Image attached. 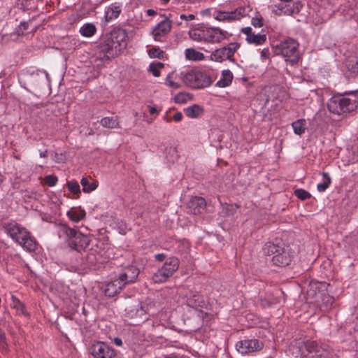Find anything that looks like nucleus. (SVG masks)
Segmentation results:
<instances>
[{"instance_id":"nucleus-17","label":"nucleus","mask_w":358,"mask_h":358,"mask_svg":"<svg viewBox=\"0 0 358 358\" xmlns=\"http://www.w3.org/2000/svg\"><path fill=\"white\" fill-rule=\"evenodd\" d=\"M302 3L300 1H296L293 3L292 6L289 4L278 3L273 6V11L278 15L282 13L286 15H292L294 13H299L302 8Z\"/></svg>"},{"instance_id":"nucleus-18","label":"nucleus","mask_w":358,"mask_h":358,"mask_svg":"<svg viewBox=\"0 0 358 358\" xmlns=\"http://www.w3.org/2000/svg\"><path fill=\"white\" fill-rule=\"evenodd\" d=\"M343 103H345L343 93L334 94L327 102L328 110L334 114H344Z\"/></svg>"},{"instance_id":"nucleus-20","label":"nucleus","mask_w":358,"mask_h":358,"mask_svg":"<svg viewBox=\"0 0 358 358\" xmlns=\"http://www.w3.org/2000/svg\"><path fill=\"white\" fill-rule=\"evenodd\" d=\"M50 81L49 75L45 70H36L30 75V82L34 88L45 86Z\"/></svg>"},{"instance_id":"nucleus-53","label":"nucleus","mask_w":358,"mask_h":358,"mask_svg":"<svg viewBox=\"0 0 358 358\" xmlns=\"http://www.w3.org/2000/svg\"><path fill=\"white\" fill-rule=\"evenodd\" d=\"M6 345L5 333L0 329V347L4 348Z\"/></svg>"},{"instance_id":"nucleus-55","label":"nucleus","mask_w":358,"mask_h":358,"mask_svg":"<svg viewBox=\"0 0 358 358\" xmlns=\"http://www.w3.org/2000/svg\"><path fill=\"white\" fill-rule=\"evenodd\" d=\"M269 55H270V52H269V49L268 48H264L262 51H261V57L262 59H268L269 58Z\"/></svg>"},{"instance_id":"nucleus-32","label":"nucleus","mask_w":358,"mask_h":358,"mask_svg":"<svg viewBox=\"0 0 358 358\" xmlns=\"http://www.w3.org/2000/svg\"><path fill=\"white\" fill-rule=\"evenodd\" d=\"M320 300L322 301V306L324 308L325 310L330 308L334 302V298L329 294L328 289L327 291L320 294L319 296V301Z\"/></svg>"},{"instance_id":"nucleus-45","label":"nucleus","mask_w":358,"mask_h":358,"mask_svg":"<svg viewBox=\"0 0 358 358\" xmlns=\"http://www.w3.org/2000/svg\"><path fill=\"white\" fill-rule=\"evenodd\" d=\"M29 28V24L27 22L22 21L20 24L15 28V34L17 36H23L25 31H27Z\"/></svg>"},{"instance_id":"nucleus-8","label":"nucleus","mask_w":358,"mask_h":358,"mask_svg":"<svg viewBox=\"0 0 358 358\" xmlns=\"http://www.w3.org/2000/svg\"><path fill=\"white\" fill-rule=\"evenodd\" d=\"M125 316L131 319H138V322L148 320L147 306L138 300L130 303L125 308Z\"/></svg>"},{"instance_id":"nucleus-19","label":"nucleus","mask_w":358,"mask_h":358,"mask_svg":"<svg viewBox=\"0 0 358 358\" xmlns=\"http://www.w3.org/2000/svg\"><path fill=\"white\" fill-rule=\"evenodd\" d=\"M109 37L114 41V43L117 46V48L122 51V50L127 47V38L128 37L127 32L125 29L120 27L114 28L110 34Z\"/></svg>"},{"instance_id":"nucleus-59","label":"nucleus","mask_w":358,"mask_h":358,"mask_svg":"<svg viewBox=\"0 0 358 358\" xmlns=\"http://www.w3.org/2000/svg\"><path fill=\"white\" fill-rule=\"evenodd\" d=\"M113 343L117 346H122V341L119 337H115L113 340Z\"/></svg>"},{"instance_id":"nucleus-57","label":"nucleus","mask_w":358,"mask_h":358,"mask_svg":"<svg viewBox=\"0 0 358 358\" xmlns=\"http://www.w3.org/2000/svg\"><path fill=\"white\" fill-rule=\"evenodd\" d=\"M182 119V114L180 112H177L174 114L173 117V120L176 122H180Z\"/></svg>"},{"instance_id":"nucleus-22","label":"nucleus","mask_w":358,"mask_h":358,"mask_svg":"<svg viewBox=\"0 0 358 358\" xmlns=\"http://www.w3.org/2000/svg\"><path fill=\"white\" fill-rule=\"evenodd\" d=\"M330 285L326 282H310L307 289V294L309 297L315 299L319 302V296L322 292L327 291Z\"/></svg>"},{"instance_id":"nucleus-54","label":"nucleus","mask_w":358,"mask_h":358,"mask_svg":"<svg viewBox=\"0 0 358 358\" xmlns=\"http://www.w3.org/2000/svg\"><path fill=\"white\" fill-rule=\"evenodd\" d=\"M180 18L181 20H185L189 21V20H194L195 19V15H193V14H189V15L181 14L180 15Z\"/></svg>"},{"instance_id":"nucleus-3","label":"nucleus","mask_w":358,"mask_h":358,"mask_svg":"<svg viewBox=\"0 0 358 358\" xmlns=\"http://www.w3.org/2000/svg\"><path fill=\"white\" fill-rule=\"evenodd\" d=\"M263 250L266 255L273 256L271 262L277 266H288L293 259L289 247H285V243L281 239L275 238L273 242L266 243Z\"/></svg>"},{"instance_id":"nucleus-37","label":"nucleus","mask_w":358,"mask_h":358,"mask_svg":"<svg viewBox=\"0 0 358 358\" xmlns=\"http://www.w3.org/2000/svg\"><path fill=\"white\" fill-rule=\"evenodd\" d=\"M295 134L301 135L306 131V121L304 119L297 120L292 123Z\"/></svg>"},{"instance_id":"nucleus-62","label":"nucleus","mask_w":358,"mask_h":358,"mask_svg":"<svg viewBox=\"0 0 358 358\" xmlns=\"http://www.w3.org/2000/svg\"><path fill=\"white\" fill-rule=\"evenodd\" d=\"M147 15L148 16H154L157 14V12L154 10L153 9H148L147 10Z\"/></svg>"},{"instance_id":"nucleus-34","label":"nucleus","mask_w":358,"mask_h":358,"mask_svg":"<svg viewBox=\"0 0 358 358\" xmlns=\"http://www.w3.org/2000/svg\"><path fill=\"white\" fill-rule=\"evenodd\" d=\"M67 215L71 220L78 222L85 217V211L81 208L78 210L72 208L67 212Z\"/></svg>"},{"instance_id":"nucleus-30","label":"nucleus","mask_w":358,"mask_h":358,"mask_svg":"<svg viewBox=\"0 0 358 358\" xmlns=\"http://www.w3.org/2000/svg\"><path fill=\"white\" fill-rule=\"evenodd\" d=\"M170 277L171 276L169 274H168L162 268H160L153 274L152 280L154 283L160 284L166 282Z\"/></svg>"},{"instance_id":"nucleus-52","label":"nucleus","mask_w":358,"mask_h":358,"mask_svg":"<svg viewBox=\"0 0 358 358\" xmlns=\"http://www.w3.org/2000/svg\"><path fill=\"white\" fill-rule=\"evenodd\" d=\"M251 24L255 27H262L263 26L262 17H253L251 20Z\"/></svg>"},{"instance_id":"nucleus-16","label":"nucleus","mask_w":358,"mask_h":358,"mask_svg":"<svg viewBox=\"0 0 358 358\" xmlns=\"http://www.w3.org/2000/svg\"><path fill=\"white\" fill-rule=\"evenodd\" d=\"M343 96L344 114L358 110V90L345 91Z\"/></svg>"},{"instance_id":"nucleus-43","label":"nucleus","mask_w":358,"mask_h":358,"mask_svg":"<svg viewBox=\"0 0 358 358\" xmlns=\"http://www.w3.org/2000/svg\"><path fill=\"white\" fill-rule=\"evenodd\" d=\"M98 256L99 257L94 254L93 250H91L86 257V261L89 266H92L98 262L100 259L101 255H98Z\"/></svg>"},{"instance_id":"nucleus-35","label":"nucleus","mask_w":358,"mask_h":358,"mask_svg":"<svg viewBox=\"0 0 358 358\" xmlns=\"http://www.w3.org/2000/svg\"><path fill=\"white\" fill-rule=\"evenodd\" d=\"M185 57L189 60L201 61L204 59L202 52L195 50L193 48H187L185 50Z\"/></svg>"},{"instance_id":"nucleus-10","label":"nucleus","mask_w":358,"mask_h":358,"mask_svg":"<svg viewBox=\"0 0 358 358\" xmlns=\"http://www.w3.org/2000/svg\"><path fill=\"white\" fill-rule=\"evenodd\" d=\"M199 34L201 40L210 43H218L226 38L227 32L217 27H207L203 25Z\"/></svg>"},{"instance_id":"nucleus-1","label":"nucleus","mask_w":358,"mask_h":358,"mask_svg":"<svg viewBox=\"0 0 358 358\" xmlns=\"http://www.w3.org/2000/svg\"><path fill=\"white\" fill-rule=\"evenodd\" d=\"M185 304L189 308L188 313L191 316H187L185 322L190 327L191 331L199 330L205 321L213 317L211 304L204 296L198 292H190L186 296Z\"/></svg>"},{"instance_id":"nucleus-27","label":"nucleus","mask_w":358,"mask_h":358,"mask_svg":"<svg viewBox=\"0 0 358 358\" xmlns=\"http://www.w3.org/2000/svg\"><path fill=\"white\" fill-rule=\"evenodd\" d=\"M180 261L176 257H170L166 259L162 268L171 276L178 269Z\"/></svg>"},{"instance_id":"nucleus-29","label":"nucleus","mask_w":358,"mask_h":358,"mask_svg":"<svg viewBox=\"0 0 358 358\" xmlns=\"http://www.w3.org/2000/svg\"><path fill=\"white\" fill-rule=\"evenodd\" d=\"M185 115L190 118H198L204 112L203 108L198 104H194L185 109Z\"/></svg>"},{"instance_id":"nucleus-33","label":"nucleus","mask_w":358,"mask_h":358,"mask_svg":"<svg viewBox=\"0 0 358 358\" xmlns=\"http://www.w3.org/2000/svg\"><path fill=\"white\" fill-rule=\"evenodd\" d=\"M96 31L95 25L92 23H86L80 28V33L85 37L92 36Z\"/></svg>"},{"instance_id":"nucleus-2","label":"nucleus","mask_w":358,"mask_h":358,"mask_svg":"<svg viewBox=\"0 0 358 358\" xmlns=\"http://www.w3.org/2000/svg\"><path fill=\"white\" fill-rule=\"evenodd\" d=\"M59 238L64 240L71 250L80 252L85 250L91 242L88 235L83 234L78 228H71L65 223L58 224Z\"/></svg>"},{"instance_id":"nucleus-64","label":"nucleus","mask_w":358,"mask_h":358,"mask_svg":"<svg viewBox=\"0 0 358 358\" xmlns=\"http://www.w3.org/2000/svg\"><path fill=\"white\" fill-rule=\"evenodd\" d=\"M48 156V151L45 150L40 152V157L42 158L46 157Z\"/></svg>"},{"instance_id":"nucleus-50","label":"nucleus","mask_w":358,"mask_h":358,"mask_svg":"<svg viewBox=\"0 0 358 358\" xmlns=\"http://www.w3.org/2000/svg\"><path fill=\"white\" fill-rule=\"evenodd\" d=\"M148 71L155 76L159 77L160 76L159 69L155 66V62H152L150 66Z\"/></svg>"},{"instance_id":"nucleus-4","label":"nucleus","mask_w":358,"mask_h":358,"mask_svg":"<svg viewBox=\"0 0 358 358\" xmlns=\"http://www.w3.org/2000/svg\"><path fill=\"white\" fill-rule=\"evenodd\" d=\"M302 358H338L324 344L315 341H306L300 346Z\"/></svg>"},{"instance_id":"nucleus-9","label":"nucleus","mask_w":358,"mask_h":358,"mask_svg":"<svg viewBox=\"0 0 358 358\" xmlns=\"http://www.w3.org/2000/svg\"><path fill=\"white\" fill-rule=\"evenodd\" d=\"M139 273L140 271L136 266H128L121 268L115 273V277L125 287L128 285L136 282Z\"/></svg>"},{"instance_id":"nucleus-7","label":"nucleus","mask_w":358,"mask_h":358,"mask_svg":"<svg viewBox=\"0 0 358 358\" xmlns=\"http://www.w3.org/2000/svg\"><path fill=\"white\" fill-rule=\"evenodd\" d=\"M240 45V43L237 42L229 43L228 45L213 51L210 55V59L217 62H222L225 60L234 62L233 57Z\"/></svg>"},{"instance_id":"nucleus-11","label":"nucleus","mask_w":358,"mask_h":358,"mask_svg":"<svg viewBox=\"0 0 358 358\" xmlns=\"http://www.w3.org/2000/svg\"><path fill=\"white\" fill-rule=\"evenodd\" d=\"M90 353L94 358H118L115 350L103 342H96L90 347Z\"/></svg>"},{"instance_id":"nucleus-5","label":"nucleus","mask_w":358,"mask_h":358,"mask_svg":"<svg viewBox=\"0 0 358 358\" xmlns=\"http://www.w3.org/2000/svg\"><path fill=\"white\" fill-rule=\"evenodd\" d=\"M299 43L291 38H288L274 48V52L276 55H281L286 62L291 65L296 64L300 59L299 52Z\"/></svg>"},{"instance_id":"nucleus-49","label":"nucleus","mask_w":358,"mask_h":358,"mask_svg":"<svg viewBox=\"0 0 358 358\" xmlns=\"http://www.w3.org/2000/svg\"><path fill=\"white\" fill-rule=\"evenodd\" d=\"M57 181V177L54 175H48L45 177V182L50 187H54Z\"/></svg>"},{"instance_id":"nucleus-13","label":"nucleus","mask_w":358,"mask_h":358,"mask_svg":"<svg viewBox=\"0 0 358 358\" xmlns=\"http://www.w3.org/2000/svg\"><path fill=\"white\" fill-rule=\"evenodd\" d=\"M264 343L258 339H248L238 341L236 344L237 351L243 355L260 351Z\"/></svg>"},{"instance_id":"nucleus-60","label":"nucleus","mask_w":358,"mask_h":358,"mask_svg":"<svg viewBox=\"0 0 358 358\" xmlns=\"http://www.w3.org/2000/svg\"><path fill=\"white\" fill-rule=\"evenodd\" d=\"M225 210H227V213L228 215H233V206H227L225 208Z\"/></svg>"},{"instance_id":"nucleus-42","label":"nucleus","mask_w":358,"mask_h":358,"mask_svg":"<svg viewBox=\"0 0 358 358\" xmlns=\"http://www.w3.org/2000/svg\"><path fill=\"white\" fill-rule=\"evenodd\" d=\"M148 55L151 58L163 59L165 52L159 48H152L148 50Z\"/></svg>"},{"instance_id":"nucleus-25","label":"nucleus","mask_w":358,"mask_h":358,"mask_svg":"<svg viewBox=\"0 0 358 358\" xmlns=\"http://www.w3.org/2000/svg\"><path fill=\"white\" fill-rule=\"evenodd\" d=\"M122 3L120 2H115L106 8L104 19L106 22H109L112 20L118 17L122 12Z\"/></svg>"},{"instance_id":"nucleus-44","label":"nucleus","mask_w":358,"mask_h":358,"mask_svg":"<svg viewBox=\"0 0 358 358\" xmlns=\"http://www.w3.org/2000/svg\"><path fill=\"white\" fill-rule=\"evenodd\" d=\"M294 195L301 201H305L311 197V194L309 192L301 188L295 189Z\"/></svg>"},{"instance_id":"nucleus-14","label":"nucleus","mask_w":358,"mask_h":358,"mask_svg":"<svg viewBox=\"0 0 358 358\" xmlns=\"http://www.w3.org/2000/svg\"><path fill=\"white\" fill-rule=\"evenodd\" d=\"M3 227L5 232L15 243L19 242L28 231L24 227L15 222L4 223Z\"/></svg>"},{"instance_id":"nucleus-26","label":"nucleus","mask_w":358,"mask_h":358,"mask_svg":"<svg viewBox=\"0 0 358 358\" xmlns=\"http://www.w3.org/2000/svg\"><path fill=\"white\" fill-rule=\"evenodd\" d=\"M124 287L120 281L114 276L113 279L106 284L104 288L105 295L108 297H113L120 293Z\"/></svg>"},{"instance_id":"nucleus-15","label":"nucleus","mask_w":358,"mask_h":358,"mask_svg":"<svg viewBox=\"0 0 358 358\" xmlns=\"http://www.w3.org/2000/svg\"><path fill=\"white\" fill-rule=\"evenodd\" d=\"M245 15V9L243 7H238L231 12L219 11L214 13V18L218 21L232 22L240 20Z\"/></svg>"},{"instance_id":"nucleus-61","label":"nucleus","mask_w":358,"mask_h":358,"mask_svg":"<svg viewBox=\"0 0 358 358\" xmlns=\"http://www.w3.org/2000/svg\"><path fill=\"white\" fill-rule=\"evenodd\" d=\"M149 113L151 115H155V114H157L158 111L155 107L150 106L149 108Z\"/></svg>"},{"instance_id":"nucleus-51","label":"nucleus","mask_w":358,"mask_h":358,"mask_svg":"<svg viewBox=\"0 0 358 358\" xmlns=\"http://www.w3.org/2000/svg\"><path fill=\"white\" fill-rule=\"evenodd\" d=\"M187 94L185 93L180 92L174 98V100L178 103H182L186 101V96Z\"/></svg>"},{"instance_id":"nucleus-24","label":"nucleus","mask_w":358,"mask_h":358,"mask_svg":"<svg viewBox=\"0 0 358 358\" xmlns=\"http://www.w3.org/2000/svg\"><path fill=\"white\" fill-rule=\"evenodd\" d=\"M17 243L29 252H36L39 246L36 238L29 231H27Z\"/></svg>"},{"instance_id":"nucleus-36","label":"nucleus","mask_w":358,"mask_h":358,"mask_svg":"<svg viewBox=\"0 0 358 358\" xmlns=\"http://www.w3.org/2000/svg\"><path fill=\"white\" fill-rule=\"evenodd\" d=\"M80 183L83 186V191L85 193H90L96 189L98 185L96 181L90 182L87 178H83Z\"/></svg>"},{"instance_id":"nucleus-38","label":"nucleus","mask_w":358,"mask_h":358,"mask_svg":"<svg viewBox=\"0 0 358 358\" xmlns=\"http://www.w3.org/2000/svg\"><path fill=\"white\" fill-rule=\"evenodd\" d=\"M246 41L250 44L262 45L266 41V34H252L246 38Z\"/></svg>"},{"instance_id":"nucleus-39","label":"nucleus","mask_w":358,"mask_h":358,"mask_svg":"<svg viewBox=\"0 0 358 358\" xmlns=\"http://www.w3.org/2000/svg\"><path fill=\"white\" fill-rule=\"evenodd\" d=\"M322 176L323 177L324 181L322 183H319L317 186V189L320 192L326 191L331 182V179L328 173L322 172Z\"/></svg>"},{"instance_id":"nucleus-63","label":"nucleus","mask_w":358,"mask_h":358,"mask_svg":"<svg viewBox=\"0 0 358 358\" xmlns=\"http://www.w3.org/2000/svg\"><path fill=\"white\" fill-rule=\"evenodd\" d=\"M155 66L159 69H162L164 67V64L162 62H155Z\"/></svg>"},{"instance_id":"nucleus-23","label":"nucleus","mask_w":358,"mask_h":358,"mask_svg":"<svg viewBox=\"0 0 358 358\" xmlns=\"http://www.w3.org/2000/svg\"><path fill=\"white\" fill-rule=\"evenodd\" d=\"M206 206V200L200 196L192 197L187 205V213L198 215L202 213Z\"/></svg>"},{"instance_id":"nucleus-21","label":"nucleus","mask_w":358,"mask_h":358,"mask_svg":"<svg viewBox=\"0 0 358 358\" xmlns=\"http://www.w3.org/2000/svg\"><path fill=\"white\" fill-rule=\"evenodd\" d=\"M171 29V22L168 19H165L158 24L152 29V34L153 38L157 41H162V37L167 35Z\"/></svg>"},{"instance_id":"nucleus-12","label":"nucleus","mask_w":358,"mask_h":358,"mask_svg":"<svg viewBox=\"0 0 358 358\" xmlns=\"http://www.w3.org/2000/svg\"><path fill=\"white\" fill-rule=\"evenodd\" d=\"M98 49L100 53H103V58L108 59L117 56L120 50L115 45L114 41L109 36H106L99 44Z\"/></svg>"},{"instance_id":"nucleus-47","label":"nucleus","mask_w":358,"mask_h":358,"mask_svg":"<svg viewBox=\"0 0 358 358\" xmlns=\"http://www.w3.org/2000/svg\"><path fill=\"white\" fill-rule=\"evenodd\" d=\"M176 147L169 146L166 148V153L170 155V157L166 156L167 158H169V161L174 162L177 157H178V153Z\"/></svg>"},{"instance_id":"nucleus-48","label":"nucleus","mask_w":358,"mask_h":358,"mask_svg":"<svg viewBox=\"0 0 358 358\" xmlns=\"http://www.w3.org/2000/svg\"><path fill=\"white\" fill-rule=\"evenodd\" d=\"M173 75V73L168 74V76L166 78L165 84L171 88L178 89L180 87V85L178 83H176L172 80Z\"/></svg>"},{"instance_id":"nucleus-6","label":"nucleus","mask_w":358,"mask_h":358,"mask_svg":"<svg viewBox=\"0 0 358 358\" xmlns=\"http://www.w3.org/2000/svg\"><path fill=\"white\" fill-rule=\"evenodd\" d=\"M184 83L192 89H203L209 87L213 80L206 72L190 70L185 73L182 77Z\"/></svg>"},{"instance_id":"nucleus-40","label":"nucleus","mask_w":358,"mask_h":358,"mask_svg":"<svg viewBox=\"0 0 358 358\" xmlns=\"http://www.w3.org/2000/svg\"><path fill=\"white\" fill-rule=\"evenodd\" d=\"M346 68L354 76L358 75V56L346 62Z\"/></svg>"},{"instance_id":"nucleus-41","label":"nucleus","mask_w":358,"mask_h":358,"mask_svg":"<svg viewBox=\"0 0 358 358\" xmlns=\"http://www.w3.org/2000/svg\"><path fill=\"white\" fill-rule=\"evenodd\" d=\"M69 191L76 195L79 196L80 194V188L78 182L76 181H67L66 183Z\"/></svg>"},{"instance_id":"nucleus-46","label":"nucleus","mask_w":358,"mask_h":358,"mask_svg":"<svg viewBox=\"0 0 358 358\" xmlns=\"http://www.w3.org/2000/svg\"><path fill=\"white\" fill-rule=\"evenodd\" d=\"M12 299L13 301V307L16 308L17 310H20L22 314L24 315H27L28 314L25 311L24 306L22 303H21L16 297L12 296Z\"/></svg>"},{"instance_id":"nucleus-31","label":"nucleus","mask_w":358,"mask_h":358,"mask_svg":"<svg viewBox=\"0 0 358 358\" xmlns=\"http://www.w3.org/2000/svg\"><path fill=\"white\" fill-rule=\"evenodd\" d=\"M100 124L106 128L115 129L120 128V124L117 117H105L101 119Z\"/></svg>"},{"instance_id":"nucleus-56","label":"nucleus","mask_w":358,"mask_h":358,"mask_svg":"<svg viewBox=\"0 0 358 358\" xmlns=\"http://www.w3.org/2000/svg\"><path fill=\"white\" fill-rule=\"evenodd\" d=\"M241 31L246 35V38L252 34V28L250 27L243 28Z\"/></svg>"},{"instance_id":"nucleus-58","label":"nucleus","mask_w":358,"mask_h":358,"mask_svg":"<svg viewBox=\"0 0 358 358\" xmlns=\"http://www.w3.org/2000/svg\"><path fill=\"white\" fill-rule=\"evenodd\" d=\"M155 259L158 262H163L166 259V255L163 253L157 254L155 255Z\"/></svg>"},{"instance_id":"nucleus-28","label":"nucleus","mask_w":358,"mask_h":358,"mask_svg":"<svg viewBox=\"0 0 358 358\" xmlns=\"http://www.w3.org/2000/svg\"><path fill=\"white\" fill-rule=\"evenodd\" d=\"M233 73L229 69L222 71V78L215 83V86L218 87H226L229 86L233 80Z\"/></svg>"}]
</instances>
